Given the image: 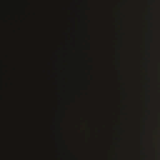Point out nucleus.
Masks as SVG:
<instances>
[{"instance_id":"nucleus-7","label":"nucleus","mask_w":160,"mask_h":160,"mask_svg":"<svg viewBox=\"0 0 160 160\" xmlns=\"http://www.w3.org/2000/svg\"><path fill=\"white\" fill-rule=\"evenodd\" d=\"M10 84H11V85H12V82H10Z\"/></svg>"},{"instance_id":"nucleus-6","label":"nucleus","mask_w":160,"mask_h":160,"mask_svg":"<svg viewBox=\"0 0 160 160\" xmlns=\"http://www.w3.org/2000/svg\"><path fill=\"white\" fill-rule=\"evenodd\" d=\"M7 68H8V69L7 70V73L8 76V81L10 82L11 80V78L9 76V70L8 69L9 68V65L8 63L7 65L6 66Z\"/></svg>"},{"instance_id":"nucleus-3","label":"nucleus","mask_w":160,"mask_h":160,"mask_svg":"<svg viewBox=\"0 0 160 160\" xmlns=\"http://www.w3.org/2000/svg\"><path fill=\"white\" fill-rule=\"evenodd\" d=\"M6 121L8 123H12L16 121V119L8 111L6 117Z\"/></svg>"},{"instance_id":"nucleus-5","label":"nucleus","mask_w":160,"mask_h":160,"mask_svg":"<svg viewBox=\"0 0 160 160\" xmlns=\"http://www.w3.org/2000/svg\"><path fill=\"white\" fill-rule=\"evenodd\" d=\"M7 88L8 89V98H7V104L8 106V107H9L10 105V94H9V84L8 82L7 83Z\"/></svg>"},{"instance_id":"nucleus-1","label":"nucleus","mask_w":160,"mask_h":160,"mask_svg":"<svg viewBox=\"0 0 160 160\" xmlns=\"http://www.w3.org/2000/svg\"><path fill=\"white\" fill-rule=\"evenodd\" d=\"M1 68V130H63V129H3L2 126V70Z\"/></svg>"},{"instance_id":"nucleus-2","label":"nucleus","mask_w":160,"mask_h":160,"mask_svg":"<svg viewBox=\"0 0 160 160\" xmlns=\"http://www.w3.org/2000/svg\"><path fill=\"white\" fill-rule=\"evenodd\" d=\"M13 141V138L11 136H7L5 138L7 158V160H10V159L11 158L12 149V144Z\"/></svg>"},{"instance_id":"nucleus-4","label":"nucleus","mask_w":160,"mask_h":160,"mask_svg":"<svg viewBox=\"0 0 160 160\" xmlns=\"http://www.w3.org/2000/svg\"><path fill=\"white\" fill-rule=\"evenodd\" d=\"M10 37H9V32L8 31V54L7 55V58L8 59V63H9L10 62Z\"/></svg>"}]
</instances>
